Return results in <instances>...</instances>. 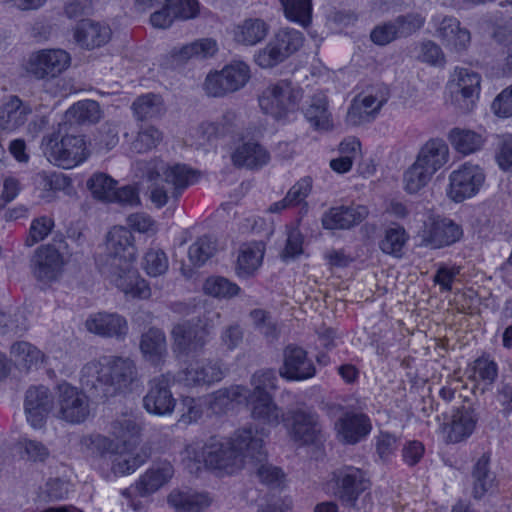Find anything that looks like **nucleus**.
<instances>
[{
  "label": "nucleus",
  "instance_id": "nucleus-30",
  "mask_svg": "<svg viewBox=\"0 0 512 512\" xmlns=\"http://www.w3.org/2000/svg\"><path fill=\"white\" fill-rule=\"evenodd\" d=\"M449 159V148L439 138L427 141L420 149L416 162L429 170L433 175L442 168Z\"/></svg>",
  "mask_w": 512,
  "mask_h": 512
},
{
  "label": "nucleus",
  "instance_id": "nucleus-49",
  "mask_svg": "<svg viewBox=\"0 0 512 512\" xmlns=\"http://www.w3.org/2000/svg\"><path fill=\"white\" fill-rule=\"evenodd\" d=\"M117 182L105 173H95L87 181V188L92 195L101 201L110 202L115 197Z\"/></svg>",
  "mask_w": 512,
  "mask_h": 512
},
{
  "label": "nucleus",
  "instance_id": "nucleus-3",
  "mask_svg": "<svg viewBox=\"0 0 512 512\" xmlns=\"http://www.w3.org/2000/svg\"><path fill=\"white\" fill-rule=\"evenodd\" d=\"M138 165L147 180L154 183L150 199L158 208L166 205L170 198L177 199L190 185L194 174L184 164L168 165L158 159L139 162Z\"/></svg>",
  "mask_w": 512,
  "mask_h": 512
},
{
  "label": "nucleus",
  "instance_id": "nucleus-64",
  "mask_svg": "<svg viewBox=\"0 0 512 512\" xmlns=\"http://www.w3.org/2000/svg\"><path fill=\"white\" fill-rule=\"evenodd\" d=\"M491 108L493 112L503 118L512 116V85L505 88L493 100Z\"/></svg>",
  "mask_w": 512,
  "mask_h": 512
},
{
  "label": "nucleus",
  "instance_id": "nucleus-19",
  "mask_svg": "<svg viewBox=\"0 0 512 512\" xmlns=\"http://www.w3.org/2000/svg\"><path fill=\"white\" fill-rule=\"evenodd\" d=\"M316 373L313 361L308 358L306 350L290 344L283 350V365L279 375L288 381H303L312 378Z\"/></svg>",
  "mask_w": 512,
  "mask_h": 512
},
{
  "label": "nucleus",
  "instance_id": "nucleus-35",
  "mask_svg": "<svg viewBox=\"0 0 512 512\" xmlns=\"http://www.w3.org/2000/svg\"><path fill=\"white\" fill-rule=\"evenodd\" d=\"M455 72L457 74L459 93L465 102L462 109L467 112L471 111L475 99L479 96L481 77L478 73L467 68H458Z\"/></svg>",
  "mask_w": 512,
  "mask_h": 512
},
{
  "label": "nucleus",
  "instance_id": "nucleus-24",
  "mask_svg": "<svg viewBox=\"0 0 512 512\" xmlns=\"http://www.w3.org/2000/svg\"><path fill=\"white\" fill-rule=\"evenodd\" d=\"M335 425L341 441L347 444L358 443L372 429L370 418L364 413H345Z\"/></svg>",
  "mask_w": 512,
  "mask_h": 512
},
{
  "label": "nucleus",
  "instance_id": "nucleus-18",
  "mask_svg": "<svg viewBox=\"0 0 512 512\" xmlns=\"http://www.w3.org/2000/svg\"><path fill=\"white\" fill-rule=\"evenodd\" d=\"M64 260L59 249L52 244L42 245L31 259L34 277L44 284L58 280L63 270Z\"/></svg>",
  "mask_w": 512,
  "mask_h": 512
},
{
  "label": "nucleus",
  "instance_id": "nucleus-6",
  "mask_svg": "<svg viewBox=\"0 0 512 512\" xmlns=\"http://www.w3.org/2000/svg\"><path fill=\"white\" fill-rule=\"evenodd\" d=\"M214 318H220V314L205 312L202 317L176 324L171 334L177 349L185 354L202 352L214 328Z\"/></svg>",
  "mask_w": 512,
  "mask_h": 512
},
{
  "label": "nucleus",
  "instance_id": "nucleus-60",
  "mask_svg": "<svg viewBox=\"0 0 512 512\" xmlns=\"http://www.w3.org/2000/svg\"><path fill=\"white\" fill-rule=\"evenodd\" d=\"M312 190V179L310 177L301 178L287 192L284 197L285 202L290 207L300 205L305 201Z\"/></svg>",
  "mask_w": 512,
  "mask_h": 512
},
{
  "label": "nucleus",
  "instance_id": "nucleus-4",
  "mask_svg": "<svg viewBox=\"0 0 512 512\" xmlns=\"http://www.w3.org/2000/svg\"><path fill=\"white\" fill-rule=\"evenodd\" d=\"M335 495L343 506L357 512H368L373 507L370 480L366 473L354 466H342L333 472Z\"/></svg>",
  "mask_w": 512,
  "mask_h": 512
},
{
  "label": "nucleus",
  "instance_id": "nucleus-32",
  "mask_svg": "<svg viewBox=\"0 0 512 512\" xmlns=\"http://www.w3.org/2000/svg\"><path fill=\"white\" fill-rule=\"evenodd\" d=\"M437 36L449 47L456 51H462L470 43V32L460 26L455 17H444L438 24Z\"/></svg>",
  "mask_w": 512,
  "mask_h": 512
},
{
  "label": "nucleus",
  "instance_id": "nucleus-5",
  "mask_svg": "<svg viewBox=\"0 0 512 512\" xmlns=\"http://www.w3.org/2000/svg\"><path fill=\"white\" fill-rule=\"evenodd\" d=\"M41 149L50 163L64 169L73 168L87 158L83 136L61 135L60 130L44 136Z\"/></svg>",
  "mask_w": 512,
  "mask_h": 512
},
{
  "label": "nucleus",
  "instance_id": "nucleus-44",
  "mask_svg": "<svg viewBox=\"0 0 512 512\" xmlns=\"http://www.w3.org/2000/svg\"><path fill=\"white\" fill-rule=\"evenodd\" d=\"M285 17L306 28L312 19V0H279Z\"/></svg>",
  "mask_w": 512,
  "mask_h": 512
},
{
  "label": "nucleus",
  "instance_id": "nucleus-22",
  "mask_svg": "<svg viewBox=\"0 0 512 512\" xmlns=\"http://www.w3.org/2000/svg\"><path fill=\"white\" fill-rule=\"evenodd\" d=\"M369 211L366 206H338L332 207L324 213L322 225L325 229H350L367 218Z\"/></svg>",
  "mask_w": 512,
  "mask_h": 512
},
{
  "label": "nucleus",
  "instance_id": "nucleus-48",
  "mask_svg": "<svg viewBox=\"0 0 512 512\" xmlns=\"http://www.w3.org/2000/svg\"><path fill=\"white\" fill-rule=\"evenodd\" d=\"M218 250L216 239L211 236L204 235L199 237L188 250V257L194 266H202L211 257L215 255Z\"/></svg>",
  "mask_w": 512,
  "mask_h": 512
},
{
  "label": "nucleus",
  "instance_id": "nucleus-7",
  "mask_svg": "<svg viewBox=\"0 0 512 512\" xmlns=\"http://www.w3.org/2000/svg\"><path fill=\"white\" fill-rule=\"evenodd\" d=\"M107 255L102 273L110 276L132 266L136 258V246L132 232L122 226L113 227L107 234Z\"/></svg>",
  "mask_w": 512,
  "mask_h": 512
},
{
  "label": "nucleus",
  "instance_id": "nucleus-2",
  "mask_svg": "<svg viewBox=\"0 0 512 512\" xmlns=\"http://www.w3.org/2000/svg\"><path fill=\"white\" fill-rule=\"evenodd\" d=\"M138 382V370L129 357L102 356L86 363L80 376V383L94 397L108 398L132 390Z\"/></svg>",
  "mask_w": 512,
  "mask_h": 512
},
{
  "label": "nucleus",
  "instance_id": "nucleus-63",
  "mask_svg": "<svg viewBox=\"0 0 512 512\" xmlns=\"http://www.w3.org/2000/svg\"><path fill=\"white\" fill-rule=\"evenodd\" d=\"M373 43L385 46L395 39L399 38L395 24L393 21H388L384 24L376 26L370 34Z\"/></svg>",
  "mask_w": 512,
  "mask_h": 512
},
{
  "label": "nucleus",
  "instance_id": "nucleus-41",
  "mask_svg": "<svg viewBox=\"0 0 512 512\" xmlns=\"http://www.w3.org/2000/svg\"><path fill=\"white\" fill-rule=\"evenodd\" d=\"M448 138L455 150L465 155L478 151L484 143L481 134L461 128H453Z\"/></svg>",
  "mask_w": 512,
  "mask_h": 512
},
{
  "label": "nucleus",
  "instance_id": "nucleus-56",
  "mask_svg": "<svg viewBox=\"0 0 512 512\" xmlns=\"http://www.w3.org/2000/svg\"><path fill=\"white\" fill-rule=\"evenodd\" d=\"M399 38L408 37L420 30L424 23L425 17L420 13L411 12L405 15H399L393 20Z\"/></svg>",
  "mask_w": 512,
  "mask_h": 512
},
{
  "label": "nucleus",
  "instance_id": "nucleus-46",
  "mask_svg": "<svg viewBox=\"0 0 512 512\" xmlns=\"http://www.w3.org/2000/svg\"><path fill=\"white\" fill-rule=\"evenodd\" d=\"M70 120L79 124L96 123L101 118L99 103L95 100H82L73 104L66 112Z\"/></svg>",
  "mask_w": 512,
  "mask_h": 512
},
{
  "label": "nucleus",
  "instance_id": "nucleus-61",
  "mask_svg": "<svg viewBox=\"0 0 512 512\" xmlns=\"http://www.w3.org/2000/svg\"><path fill=\"white\" fill-rule=\"evenodd\" d=\"M27 329V321L22 313L18 312L13 316L0 313V334H19L25 332Z\"/></svg>",
  "mask_w": 512,
  "mask_h": 512
},
{
  "label": "nucleus",
  "instance_id": "nucleus-36",
  "mask_svg": "<svg viewBox=\"0 0 512 512\" xmlns=\"http://www.w3.org/2000/svg\"><path fill=\"white\" fill-rule=\"evenodd\" d=\"M489 463V456L483 454L473 467V496L476 499L482 498L495 487L496 476L490 470Z\"/></svg>",
  "mask_w": 512,
  "mask_h": 512
},
{
  "label": "nucleus",
  "instance_id": "nucleus-43",
  "mask_svg": "<svg viewBox=\"0 0 512 512\" xmlns=\"http://www.w3.org/2000/svg\"><path fill=\"white\" fill-rule=\"evenodd\" d=\"M110 433L124 447H134L138 442L140 427L133 418L122 416L111 422Z\"/></svg>",
  "mask_w": 512,
  "mask_h": 512
},
{
  "label": "nucleus",
  "instance_id": "nucleus-38",
  "mask_svg": "<svg viewBox=\"0 0 512 512\" xmlns=\"http://www.w3.org/2000/svg\"><path fill=\"white\" fill-rule=\"evenodd\" d=\"M133 447H124L121 452L114 454L112 460V470L117 475H126L133 473L139 466L144 464L149 458V454L145 450L133 453Z\"/></svg>",
  "mask_w": 512,
  "mask_h": 512
},
{
  "label": "nucleus",
  "instance_id": "nucleus-45",
  "mask_svg": "<svg viewBox=\"0 0 512 512\" xmlns=\"http://www.w3.org/2000/svg\"><path fill=\"white\" fill-rule=\"evenodd\" d=\"M268 29L269 26L261 19H247L238 26L235 39L245 45H255L266 37Z\"/></svg>",
  "mask_w": 512,
  "mask_h": 512
},
{
  "label": "nucleus",
  "instance_id": "nucleus-42",
  "mask_svg": "<svg viewBox=\"0 0 512 512\" xmlns=\"http://www.w3.org/2000/svg\"><path fill=\"white\" fill-rule=\"evenodd\" d=\"M132 109L135 117L140 121L158 117L165 110L161 96L154 93L137 97L132 104Z\"/></svg>",
  "mask_w": 512,
  "mask_h": 512
},
{
  "label": "nucleus",
  "instance_id": "nucleus-26",
  "mask_svg": "<svg viewBox=\"0 0 512 512\" xmlns=\"http://www.w3.org/2000/svg\"><path fill=\"white\" fill-rule=\"evenodd\" d=\"M32 113L29 104L24 103L18 96L11 95L0 107V130L13 131L23 126Z\"/></svg>",
  "mask_w": 512,
  "mask_h": 512
},
{
  "label": "nucleus",
  "instance_id": "nucleus-33",
  "mask_svg": "<svg viewBox=\"0 0 512 512\" xmlns=\"http://www.w3.org/2000/svg\"><path fill=\"white\" fill-rule=\"evenodd\" d=\"M304 116L315 130L328 131L332 129L333 122L328 110V99L324 92L319 91L311 96Z\"/></svg>",
  "mask_w": 512,
  "mask_h": 512
},
{
  "label": "nucleus",
  "instance_id": "nucleus-58",
  "mask_svg": "<svg viewBox=\"0 0 512 512\" xmlns=\"http://www.w3.org/2000/svg\"><path fill=\"white\" fill-rule=\"evenodd\" d=\"M54 222L51 218L43 216L34 219L31 223L25 245L31 247L42 241L52 230Z\"/></svg>",
  "mask_w": 512,
  "mask_h": 512
},
{
  "label": "nucleus",
  "instance_id": "nucleus-29",
  "mask_svg": "<svg viewBox=\"0 0 512 512\" xmlns=\"http://www.w3.org/2000/svg\"><path fill=\"white\" fill-rule=\"evenodd\" d=\"M111 37V29L91 20H82L76 27L74 38L83 48L94 49L106 44Z\"/></svg>",
  "mask_w": 512,
  "mask_h": 512
},
{
  "label": "nucleus",
  "instance_id": "nucleus-59",
  "mask_svg": "<svg viewBox=\"0 0 512 512\" xmlns=\"http://www.w3.org/2000/svg\"><path fill=\"white\" fill-rule=\"evenodd\" d=\"M230 132H232V128L231 125L227 123H202L197 129V133L202 138V141H200L199 144L204 145L205 143H212L219 137H223Z\"/></svg>",
  "mask_w": 512,
  "mask_h": 512
},
{
  "label": "nucleus",
  "instance_id": "nucleus-47",
  "mask_svg": "<svg viewBox=\"0 0 512 512\" xmlns=\"http://www.w3.org/2000/svg\"><path fill=\"white\" fill-rule=\"evenodd\" d=\"M408 240L405 229L399 225L389 227L385 230L383 239L379 242L380 250L388 255L400 258L403 255V248Z\"/></svg>",
  "mask_w": 512,
  "mask_h": 512
},
{
  "label": "nucleus",
  "instance_id": "nucleus-28",
  "mask_svg": "<svg viewBox=\"0 0 512 512\" xmlns=\"http://www.w3.org/2000/svg\"><path fill=\"white\" fill-rule=\"evenodd\" d=\"M173 474L174 468L170 462L160 461L153 464L136 483L139 495L147 496L156 492L169 482Z\"/></svg>",
  "mask_w": 512,
  "mask_h": 512
},
{
  "label": "nucleus",
  "instance_id": "nucleus-55",
  "mask_svg": "<svg viewBox=\"0 0 512 512\" xmlns=\"http://www.w3.org/2000/svg\"><path fill=\"white\" fill-rule=\"evenodd\" d=\"M169 267L166 254L159 249H150L146 252L143 268L150 276L157 277L164 274Z\"/></svg>",
  "mask_w": 512,
  "mask_h": 512
},
{
  "label": "nucleus",
  "instance_id": "nucleus-13",
  "mask_svg": "<svg viewBox=\"0 0 512 512\" xmlns=\"http://www.w3.org/2000/svg\"><path fill=\"white\" fill-rule=\"evenodd\" d=\"M485 175L478 165L464 163L449 176L447 196L454 202H462L478 193Z\"/></svg>",
  "mask_w": 512,
  "mask_h": 512
},
{
  "label": "nucleus",
  "instance_id": "nucleus-15",
  "mask_svg": "<svg viewBox=\"0 0 512 512\" xmlns=\"http://www.w3.org/2000/svg\"><path fill=\"white\" fill-rule=\"evenodd\" d=\"M172 383L170 373L161 374L149 382V390L143 398V406L148 413L158 416L172 414L176 406V399L170 390Z\"/></svg>",
  "mask_w": 512,
  "mask_h": 512
},
{
  "label": "nucleus",
  "instance_id": "nucleus-16",
  "mask_svg": "<svg viewBox=\"0 0 512 512\" xmlns=\"http://www.w3.org/2000/svg\"><path fill=\"white\" fill-rule=\"evenodd\" d=\"M70 61V55L62 49L41 50L29 57L27 71L37 79H47L66 70Z\"/></svg>",
  "mask_w": 512,
  "mask_h": 512
},
{
  "label": "nucleus",
  "instance_id": "nucleus-1",
  "mask_svg": "<svg viewBox=\"0 0 512 512\" xmlns=\"http://www.w3.org/2000/svg\"><path fill=\"white\" fill-rule=\"evenodd\" d=\"M262 456V438L252 428H242L229 440L213 436L202 445L198 442L186 445L182 461L190 472L199 471L204 464L209 469L232 474L243 467L246 459Z\"/></svg>",
  "mask_w": 512,
  "mask_h": 512
},
{
  "label": "nucleus",
  "instance_id": "nucleus-27",
  "mask_svg": "<svg viewBox=\"0 0 512 512\" xmlns=\"http://www.w3.org/2000/svg\"><path fill=\"white\" fill-rule=\"evenodd\" d=\"M250 407L251 417L263 425L277 427L284 419L282 409L271 397H249L243 402Z\"/></svg>",
  "mask_w": 512,
  "mask_h": 512
},
{
  "label": "nucleus",
  "instance_id": "nucleus-53",
  "mask_svg": "<svg viewBox=\"0 0 512 512\" xmlns=\"http://www.w3.org/2000/svg\"><path fill=\"white\" fill-rule=\"evenodd\" d=\"M432 176L433 174L429 170L425 169L415 161V163L404 174L406 191L409 193H417L428 184Z\"/></svg>",
  "mask_w": 512,
  "mask_h": 512
},
{
  "label": "nucleus",
  "instance_id": "nucleus-10",
  "mask_svg": "<svg viewBox=\"0 0 512 512\" xmlns=\"http://www.w3.org/2000/svg\"><path fill=\"white\" fill-rule=\"evenodd\" d=\"M250 78L249 65L244 61L234 60L220 71L209 73L204 82V89L209 96L223 97L244 88Z\"/></svg>",
  "mask_w": 512,
  "mask_h": 512
},
{
  "label": "nucleus",
  "instance_id": "nucleus-14",
  "mask_svg": "<svg viewBox=\"0 0 512 512\" xmlns=\"http://www.w3.org/2000/svg\"><path fill=\"white\" fill-rule=\"evenodd\" d=\"M227 369L219 359H202L190 363L178 373V381L189 387L210 386L220 382Z\"/></svg>",
  "mask_w": 512,
  "mask_h": 512
},
{
  "label": "nucleus",
  "instance_id": "nucleus-39",
  "mask_svg": "<svg viewBox=\"0 0 512 512\" xmlns=\"http://www.w3.org/2000/svg\"><path fill=\"white\" fill-rule=\"evenodd\" d=\"M168 503L176 512H201L210 504V499L205 494H191L173 491L168 496Z\"/></svg>",
  "mask_w": 512,
  "mask_h": 512
},
{
  "label": "nucleus",
  "instance_id": "nucleus-37",
  "mask_svg": "<svg viewBox=\"0 0 512 512\" xmlns=\"http://www.w3.org/2000/svg\"><path fill=\"white\" fill-rule=\"evenodd\" d=\"M232 159L235 165L252 169L265 165L269 160V154L260 144L246 142L236 149Z\"/></svg>",
  "mask_w": 512,
  "mask_h": 512
},
{
  "label": "nucleus",
  "instance_id": "nucleus-9",
  "mask_svg": "<svg viewBox=\"0 0 512 512\" xmlns=\"http://www.w3.org/2000/svg\"><path fill=\"white\" fill-rule=\"evenodd\" d=\"M302 90L288 80H280L266 87L259 96V105L265 114L280 120L297 109Z\"/></svg>",
  "mask_w": 512,
  "mask_h": 512
},
{
  "label": "nucleus",
  "instance_id": "nucleus-17",
  "mask_svg": "<svg viewBox=\"0 0 512 512\" xmlns=\"http://www.w3.org/2000/svg\"><path fill=\"white\" fill-rule=\"evenodd\" d=\"M462 235V228L447 218H430L420 234L422 245L433 249L450 246L459 241Z\"/></svg>",
  "mask_w": 512,
  "mask_h": 512
},
{
  "label": "nucleus",
  "instance_id": "nucleus-31",
  "mask_svg": "<svg viewBox=\"0 0 512 512\" xmlns=\"http://www.w3.org/2000/svg\"><path fill=\"white\" fill-rule=\"evenodd\" d=\"M140 350L144 358L152 365H160L167 355L165 333L156 327L149 328L141 335Z\"/></svg>",
  "mask_w": 512,
  "mask_h": 512
},
{
  "label": "nucleus",
  "instance_id": "nucleus-51",
  "mask_svg": "<svg viewBox=\"0 0 512 512\" xmlns=\"http://www.w3.org/2000/svg\"><path fill=\"white\" fill-rule=\"evenodd\" d=\"M263 456L261 459L250 458L257 462L256 475L262 484H265L272 488L280 487L285 480V474L280 467L274 466L270 463H263L266 454L262 449Z\"/></svg>",
  "mask_w": 512,
  "mask_h": 512
},
{
  "label": "nucleus",
  "instance_id": "nucleus-20",
  "mask_svg": "<svg viewBox=\"0 0 512 512\" xmlns=\"http://www.w3.org/2000/svg\"><path fill=\"white\" fill-rule=\"evenodd\" d=\"M291 437L302 445H311L322 439L319 416L310 409H296L291 412Z\"/></svg>",
  "mask_w": 512,
  "mask_h": 512
},
{
  "label": "nucleus",
  "instance_id": "nucleus-50",
  "mask_svg": "<svg viewBox=\"0 0 512 512\" xmlns=\"http://www.w3.org/2000/svg\"><path fill=\"white\" fill-rule=\"evenodd\" d=\"M11 356L18 366L29 370L42 361V352L28 342H16L11 346Z\"/></svg>",
  "mask_w": 512,
  "mask_h": 512
},
{
  "label": "nucleus",
  "instance_id": "nucleus-8",
  "mask_svg": "<svg viewBox=\"0 0 512 512\" xmlns=\"http://www.w3.org/2000/svg\"><path fill=\"white\" fill-rule=\"evenodd\" d=\"M303 40L304 37L300 31L293 28H281L267 45L254 55V60L261 68H273L298 51Z\"/></svg>",
  "mask_w": 512,
  "mask_h": 512
},
{
  "label": "nucleus",
  "instance_id": "nucleus-21",
  "mask_svg": "<svg viewBox=\"0 0 512 512\" xmlns=\"http://www.w3.org/2000/svg\"><path fill=\"white\" fill-rule=\"evenodd\" d=\"M54 398L50 390L43 386H32L25 394L24 409L28 422L34 428L43 426L53 407Z\"/></svg>",
  "mask_w": 512,
  "mask_h": 512
},
{
  "label": "nucleus",
  "instance_id": "nucleus-40",
  "mask_svg": "<svg viewBox=\"0 0 512 512\" xmlns=\"http://www.w3.org/2000/svg\"><path fill=\"white\" fill-rule=\"evenodd\" d=\"M217 50L216 41L206 38L184 45L179 49H174L172 56L177 61L185 62L191 58L203 59L211 57L217 52Z\"/></svg>",
  "mask_w": 512,
  "mask_h": 512
},
{
  "label": "nucleus",
  "instance_id": "nucleus-54",
  "mask_svg": "<svg viewBox=\"0 0 512 512\" xmlns=\"http://www.w3.org/2000/svg\"><path fill=\"white\" fill-rule=\"evenodd\" d=\"M162 140V133L153 126L141 129L131 143V150L136 153H146L155 148Z\"/></svg>",
  "mask_w": 512,
  "mask_h": 512
},
{
  "label": "nucleus",
  "instance_id": "nucleus-25",
  "mask_svg": "<svg viewBox=\"0 0 512 512\" xmlns=\"http://www.w3.org/2000/svg\"><path fill=\"white\" fill-rule=\"evenodd\" d=\"M478 415L470 405H461L454 410L452 420L446 426L447 442L459 443L467 439L474 431Z\"/></svg>",
  "mask_w": 512,
  "mask_h": 512
},
{
  "label": "nucleus",
  "instance_id": "nucleus-62",
  "mask_svg": "<svg viewBox=\"0 0 512 512\" xmlns=\"http://www.w3.org/2000/svg\"><path fill=\"white\" fill-rule=\"evenodd\" d=\"M303 253V235L300 230L293 228L288 232L286 245L281 253L284 261L295 259Z\"/></svg>",
  "mask_w": 512,
  "mask_h": 512
},
{
  "label": "nucleus",
  "instance_id": "nucleus-57",
  "mask_svg": "<svg viewBox=\"0 0 512 512\" xmlns=\"http://www.w3.org/2000/svg\"><path fill=\"white\" fill-rule=\"evenodd\" d=\"M262 260V254L259 250L251 247L242 249L237 259V274L239 276L251 275L259 266Z\"/></svg>",
  "mask_w": 512,
  "mask_h": 512
},
{
  "label": "nucleus",
  "instance_id": "nucleus-34",
  "mask_svg": "<svg viewBox=\"0 0 512 512\" xmlns=\"http://www.w3.org/2000/svg\"><path fill=\"white\" fill-rule=\"evenodd\" d=\"M111 281L125 294L133 297L146 299L150 296L151 290L148 283L139 276L137 270L132 266L110 275Z\"/></svg>",
  "mask_w": 512,
  "mask_h": 512
},
{
  "label": "nucleus",
  "instance_id": "nucleus-23",
  "mask_svg": "<svg viewBox=\"0 0 512 512\" xmlns=\"http://www.w3.org/2000/svg\"><path fill=\"white\" fill-rule=\"evenodd\" d=\"M89 332L102 337L123 340L128 333V324L124 317L116 313L99 312L86 320Z\"/></svg>",
  "mask_w": 512,
  "mask_h": 512
},
{
  "label": "nucleus",
  "instance_id": "nucleus-52",
  "mask_svg": "<svg viewBox=\"0 0 512 512\" xmlns=\"http://www.w3.org/2000/svg\"><path fill=\"white\" fill-rule=\"evenodd\" d=\"M206 294L216 298H232L239 294L240 287L221 276H212L206 279L203 285Z\"/></svg>",
  "mask_w": 512,
  "mask_h": 512
},
{
  "label": "nucleus",
  "instance_id": "nucleus-12",
  "mask_svg": "<svg viewBox=\"0 0 512 512\" xmlns=\"http://www.w3.org/2000/svg\"><path fill=\"white\" fill-rule=\"evenodd\" d=\"M57 416L71 424H80L90 415L88 396L67 382L58 385Z\"/></svg>",
  "mask_w": 512,
  "mask_h": 512
},
{
  "label": "nucleus",
  "instance_id": "nucleus-11",
  "mask_svg": "<svg viewBox=\"0 0 512 512\" xmlns=\"http://www.w3.org/2000/svg\"><path fill=\"white\" fill-rule=\"evenodd\" d=\"M277 382L278 378L275 370L262 369L251 376L252 389L243 385H234L218 390L215 395L216 399H227L241 404L243 399L249 397H271L272 392L277 389Z\"/></svg>",
  "mask_w": 512,
  "mask_h": 512
}]
</instances>
